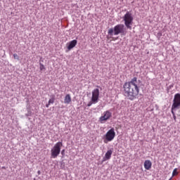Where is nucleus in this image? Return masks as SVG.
<instances>
[{"label": "nucleus", "mask_w": 180, "mask_h": 180, "mask_svg": "<svg viewBox=\"0 0 180 180\" xmlns=\"http://www.w3.org/2000/svg\"><path fill=\"white\" fill-rule=\"evenodd\" d=\"M124 95L129 101H134L139 94H140V88L137 85V77H134L130 82H125L123 85Z\"/></svg>", "instance_id": "1"}, {"label": "nucleus", "mask_w": 180, "mask_h": 180, "mask_svg": "<svg viewBox=\"0 0 180 180\" xmlns=\"http://www.w3.org/2000/svg\"><path fill=\"white\" fill-rule=\"evenodd\" d=\"M108 34L109 36H117L120 34L121 36H126L127 31H126V27L123 24H118L114 27V28H110L108 30Z\"/></svg>", "instance_id": "2"}, {"label": "nucleus", "mask_w": 180, "mask_h": 180, "mask_svg": "<svg viewBox=\"0 0 180 180\" xmlns=\"http://www.w3.org/2000/svg\"><path fill=\"white\" fill-rule=\"evenodd\" d=\"M116 137V132H115V128L109 129L103 136V141L105 144H108L110 141H113Z\"/></svg>", "instance_id": "3"}, {"label": "nucleus", "mask_w": 180, "mask_h": 180, "mask_svg": "<svg viewBox=\"0 0 180 180\" xmlns=\"http://www.w3.org/2000/svg\"><path fill=\"white\" fill-rule=\"evenodd\" d=\"M63 147V142L56 143L53 148L51 150V158H57L60 155L61 148Z\"/></svg>", "instance_id": "4"}, {"label": "nucleus", "mask_w": 180, "mask_h": 180, "mask_svg": "<svg viewBox=\"0 0 180 180\" xmlns=\"http://www.w3.org/2000/svg\"><path fill=\"white\" fill-rule=\"evenodd\" d=\"M124 22L127 29H129L131 30V25H133V16L130 13V12H127L124 15Z\"/></svg>", "instance_id": "5"}, {"label": "nucleus", "mask_w": 180, "mask_h": 180, "mask_svg": "<svg viewBox=\"0 0 180 180\" xmlns=\"http://www.w3.org/2000/svg\"><path fill=\"white\" fill-rule=\"evenodd\" d=\"M179 106H180V94L178 93L174 95L173 104L172 105V110H175Z\"/></svg>", "instance_id": "6"}, {"label": "nucleus", "mask_w": 180, "mask_h": 180, "mask_svg": "<svg viewBox=\"0 0 180 180\" xmlns=\"http://www.w3.org/2000/svg\"><path fill=\"white\" fill-rule=\"evenodd\" d=\"M112 117V112L109 110H106L103 113V115L99 118L101 123H103L106 122V120H109Z\"/></svg>", "instance_id": "7"}, {"label": "nucleus", "mask_w": 180, "mask_h": 180, "mask_svg": "<svg viewBox=\"0 0 180 180\" xmlns=\"http://www.w3.org/2000/svg\"><path fill=\"white\" fill-rule=\"evenodd\" d=\"M99 99V89H96L92 91L91 101L96 103Z\"/></svg>", "instance_id": "8"}, {"label": "nucleus", "mask_w": 180, "mask_h": 180, "mask_svg": "<svg viewBox=\"0 0 180 180\" xmlns=\"http://www.w3.org/2000/svg\"><path fill=\"white\" fill-rule=\"evenodd\" d=\"M78 43V41L77 39H74L70 41L69 43L67 44V48L68 50L70 51V50H72L75 46H77V44Z\"/></svg>", "instance_id": "9"}, {"label": "nucleus", "mask_w": 180, "mask_h": 180, "mask_svg": "<svg viewBox=\"0 0 180 180\" xmlns=\"http://www.w3.org/2000/svg\"><path fill=\"white\" fill-rule=\"evenodd\" d=\"M112 154H113V149L108 150L103 158V161H108L110 158H112Z\"/></svg>", "instance_id": "10"}, {"label": "nucleus", "mask_w": 180, "mask_h": 180, "mask_svg": "<svg viewBox=\"0 0 180 180\" xmlns=\"http://www.w3.org/2000/svg\"><path fill=\"white\" fill-rule=\"evenodd\" d=\"M152 165H153V163L151 162L150 160H145V162H144L145 169H147V170L151 169Z\"/></svg>", "instance_id": "11"}, {"label": "nucleus", "mask_w": 180, "mask_h": 180, "mask_svg": "<svg viewBox=\"0 0 180 180\" xmlns=\"http://www.w3.org/2000/svg\"><path fill=\"white\" fill-rule=\"evenodd\" d=\"M64 103H71V96L70 94H67L65 97Z\"/></svg>", "instance_id": "12"}, {"label": "nucleus", "mask_w": 180, "mask_h": 180, "mask_svg": "<svg viewBox=\"0 0 180 180\" xmlns=\"http://www.w3.org/2000/svg\"><path fill=\"white\" fill-rule=\"evenodd\" d=\"M39 69H40V71H43V70H46L44 65H43V63H39Z\"/></svg>", "instance_id": "13"}, {"label": "nucleus", "mask_w": 180, "mask_h": 180, "mask_svg": "<svg viewBox=\"0 0 180 180\" xmlns=\"http://www.w3.org/2000/svg\"><path fill=\"white\" fill-rule=\"evenodd\" d=\"M54 101H56V98H54V97H53L51 99H49L48 103H49V105H51V104L54 103Z\"/></svg>", "instance_id": "14"}, {"label": "nucleus", "mask_w": 180, "mask_h": 180, "mask_svg": "<svg viewBox=\"0 0 180 180\" xmlns=\"http://www.w3.org/2000/svg\"><path fill=\"white\" fill-rule=\"evenodd\" d=\"M172 114L173 115V118L174 122H176V115H175V112H174V110L172 108Z\"/></svg>", "instance_id": "15"}, {"label": "nucleus", "mask_w": 180, "mask_h": 180, "mask_svg": "<svg viewBox=\"0 0 180 180\" xmlns=\"http://www.w3.org/2000/svg\"><path fill=\"white\" fill-rule=\"evenodd\" d=\"M177 169H174L172 172V176H175V175H178Z\"/></svg>", "instance_id": "16"}, {"label": "nucleus", "mask_w": 180, "mask_h": 180, "mask_svg": "<svg viewBox=\"0 0 180 180\" xmlns=\"http://www.w3.org/2000/svg\"><path fill=\"white\" fill-rule=\"evenodd\" d=\"M13 57L15 60H19V56H18V53H14Z\"/></svg>", "instance_id": "17"}, {"label": "nucleus", "mask_w": 180, "mask_h": 180, "mask_svg": "<svg viewBox=\"0 0 180 180\" xmlns=\"http://www.w3.org/2000/svg\"><path fill=\"white\" fill-rule=\"evenodd\" d=\"M65 153V150L63 149V150L61 151L62 155H64Z\"/></svg>", "instance_id": "18"}, {"label": "nucleus", "mask_w": 180, "mask_h": 180, "mask_svg": "<svg viewBox=\"0 0 180 180\" xmlns=\"http://www.w3.org/2000/svg\"><path fill=\"white\" fill-rule=\"evenodd\" d=\"M50 106V104L49 103H48L46 105V108H49Z\"/></svg>", "instance_id": "19"}, {"label": "nucleus", "mask_w": 180, "mask_h": 180, "mask_svg": "<svg viewBox=\"0 0 180 180\" xmlns=\"http://www.w3.org/2000/svg\"><path fill=\"white\" fill-rule=\"evenodd\" d=\"M91 105H92V103H89L87 106H91Z\"/></svg>", "instance_id": "20"}, {"label": "nucleus", "mask_w": 180, "mask_h": 180, "mask_svg": "<svg viewBox=\"0 0 180 180\" xmlns=\"http://www.w3.org/2000/svg\"><path fill=\"white\" fill-rule=\"evenodd\" d=\"M3 169H5V167H3Z\"/></svg>", "instance_id": "21"}, {"label": "nucleus", "mask_w": 180, "mask_h": 180, "mask_svg": "<svg viewBox=\"0 0 180 180\" xmlns=\"http://www.w3.org/2000/svg\"><path fill=\"white\" fill-rule=\"evenodd\" d=\"M171 179H172V178H170L169 180H171Z\"/></svg>", "instance_id": "22"}, {"label": "nucleus", "mask_w": 180, "mask_h": 180, "mask_svg": "<svg viewBox=\"0 0 180 180\" xmlns=\"http://www.w3.org/2000/svg\"><path fill=\"white\" fill-rule=\"evenodd\" d=\"M112 40H115V38H112Z\"/></svg>", "instance_id": "23"}]
</instances>
